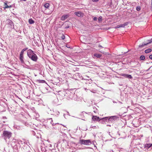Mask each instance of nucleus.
<instances>
[{"instance_id": "nucleus-19", "label": "nucleus", "mask_w": 152, "mask_h": 152, "mask_svg": "<svg viewBox=\"0 0 152 152\" xmlns=\"http://www.w3.org/2000/svg\"><path fill=\"white\" fill-rule=\"evenodd\" d=\"M94 56L97 58H100L102 56V55L100 54L95 53L94 54Z\"/></svg>"}, {"instance_id": "nucleus-6", "label": "nucleus", "mask_w": 152, "mask_h": 152, "mask_svg": "<svg viewBox=\"0 0 152 152\" xmlns=\"http://www.w3.org/2000/svg\"><path fill=\"white\" fill-rule=\"evenodd\" d=\"M119 117L117 115L109 116V123H112L119 119Z\"/></svg>"}, {"instance_id": "nucleus-42", "label": "nucleus", "mask_w": 152, "mask_h": 152, "mask_svg": "<svg viewBox=\"0 0 152 152\" xmlns=\"http://www.w3.org/2000/svg\"><path fill=\"white\" fill-rule=\"evenodd\" d=\"M36 136L37 137V138H39L40 137V134H39V135L38 136L36 135Z\"/></svg>"}, {"instance_id": "nucleus-4", "label": "nucleus", "mask_w": 152, "mask_h": 152, "mask_svg": "<svg viewBox=\"0 0 152 152\" xmlns=\"http://www.w3.org/2000/svg\"><path fill=\"white\" fill-rule=\"evenodd\" d=\"M79 142L81 145H89L92 144L90 140H84L83 139L80 140Z\"/></svg>"}, {"instance_id": "nucleus-17", "label": "nucleus", "mask_w": 152, "mask_h": 152, "mask_svg": "<svg viewBox=\"0 0 152 152\" xmlns=\"http://www.w3.org/2000/svg\"><path fill=\"white\" fill-rule=\"evenodd\" d=\"M23 59V56L20 55L19 59L21 61V63L22 64H24Z\"/></svg>"}, {"instance_id": "nucleus-43", "label": "nucleus", "mask_w": 152, "mask_h": 152, "mask_svg": "<svg viewBox=\"0 0 152 152\" xmlns=\"http://www.w3.org/2000/svg\"><path fill=\"white\" fill-rule=\"evenodd\" d=\"M152 66H151V67H150L147 70H145V71L146 72H148V70H149V69H150L151 68V67Z\"/></svg>"}, {"instance_id": "nucleus-28", "label": "nucleus", "mask_w": 152, "mask_h": 152, "mask_svg": "<svg viewBox=\"0 0 152 152\" xmlns=\"http://www.w3.org/2000/svg\"><path fill=\"white\" fill-rule=\"evenodd\" d=\"M56 127H53V128L54 129H58L59 128V125H56Z\"/></svg>"}, {"instance_id": "nucleus-11", "label": "nucleus", "mask_w": 152, "mask_h": 152, "mask_svg": "<svg viewBox=\"0 0 152 152\" xmlns=\"http://www.w3.org/2000/svg\"><path fill=\"white\" fill-rule=\"evenodd\" d=\"M92 119L93 121H101V118H100L97 116H93L92 117Z\"/></svg>"}, {"instance_id": "nucleus-47", "label": "nucleus", "mask_w": 152, "mask_h": 152, "mask_svg": "<svg viewBox=\"0 0 152 152\" xmlns=\"http://www.w3.org/2000/svg\"><path fill=\"white\" fill-rule=\"evenodd\" d=\"M20 0L21 1H26V0Z\"/></svg>"}, {"instance_id": "nucleus-50", "label": "nucleus", "mask_w": 152, "mask_h": 152, "mask_svg": "<svg viewBox=\"0 0 152 152\" xmlns=\"http://www.w3.org/2000/svg\"><path fill=\"white\" fill-rule=\"evenodd\" d=\"M83 113L84 114V113H86L85 112H83Z\"/></svg>"}, {"instance_id": "nucleus-3", "label": "nucleus", "mask_w": 152, "mask_h": 152, "mask_svg": "<svg viewBox=\"0 0 152 152\" xmlns=\"http://www.w3.org/2000/svg\"><path fill=\"white\" fill-rule=\"evenodd\" d=\"M67 99L76 100V95L74 93H72L70 91H68L66 93Z\"/></svg>"}, {"instance_id": "nucleus-57", "label": "nucleus", "mask_w": 152, "mask_h": 152, "mask_svg": "<svg viewBox=\"0 0 152 152\" xmlns=\"http://www.w3.org/2000/svg\"><path fill=\"white\" fill-rule=\"evenodd\" d=\"M132 67H135V66H132Z\"/></svg>"}, {"instance_id": "nucleus-48", "label": "nucleus", "mask_w": 152, "mask_h": 152, "mask_svg": "<svg viewBox=\"0 0 152 152\" xmlns=\"http://www.w3.org/2000/svg\"><path fill=\"white\" fill-rule=\"evenodd\" d=\"M151 8H152V0H151Z\"/></svg>"}, {"instance_id": "nucleus-12", "label": "nucleus", "mask_w": 152, "mask_h": 152, "mask_svg": "<svg viewBox=\"0 0 152 152\" xmlns=\"http://www.w3.org/2000/svg\"><path fill=\"white\" fill-rule=\"evenodd\" d=\"M152 146L151 143H146L144 145V148L148 150Z\"/></svg>"}, {"instance_id": "nucleus-58", "label": "nucleus", "mask_w": 152, "mask_h": 152, "mask_svg": "<svg viewBox=\"0 0 152 152\" xmlns=\"http://www.w3.org/2000/svg\"><path fill=\"white\" fill-rule=\"evenodd\" d=\"M58 114H59V112H58Z\"/></svg>"}, {"instance_id": "nucleus-2", "label": "nucleus", "mask_w": 152, "mask_h": 152, "mask_svg": "<svg viewBox=\"0 0 152 152\" xmlns=\"http://www.w3.org/2000/svg\"><path fill=\"white\" fill-rule=\"evenodd\" d=\"M12 133L7 131H4L2 135V137L6 141H9L10 139L12 137Z\"/></svg>"}, {"instance_id": "nucleus-1", "label": "nucleus", "mask_w": 152, "mask_h": 152, "mask_svg": "<svg viewBox=\"0 0 152 152\" xmlns=\"http://www.w3.org/2000/svg\"><path fill=\"white\" fill-rule=\"evenodd\" d=\"M28 56L32 60L34 61H37L38 57L36 54L31 49H29L27 51Z\"/></svg>"}, {"instance_id": "nucleus-55", "label": "nucleus", "mask_w": 152, "mask_h": 152, "mask_svg": "<svg viewBox=\"0 0 152 152\" xmlns=\"http://www.w3.org/2000/svg\"><path fill=\"white\" fill-rule=\"evenodd\" d=\"M89 148V147H87V148Z\"/></svg>"}, {"instance_id": "nucleus-14", "label": "nucleus", "mask_w": 152, "mask_h": 152, "mask_svg": "<svg viewBox=\"0 0 152 152\" xmlns=\"http://www.w3.org/2000/svg\"><path fill=\"white\" fill-rule=\"evenodd\" d=\"M69 15H64L61 17V19L62 20H64L67 19Z\"/></svg>"}, {"instance_id": "nucleus-60", "label": "nucleus", "mask_w": 152, "mask_h": 152, "mask_svg": "<svg viewBox=\"0 0 152 152\" xmlns=\"http://www.w3.org/2000/svg\"><path fill=\"white\" fill-rule=\"evenodd\" d=\"M141 137H142V135H141Z\"/></svg>"}, {"instance_id": "nucleus-23", "label": "nucleus", "mask_w": 152, "mask_h": 152, "mask_svg": "<svg viewBox=\"0 0 152 152\" xmlns=\"http://www.w3.org/2000/svg\"><path fill=\"white\" fill-rule=\"evenodd\" d=\"M50 4L49 3H47L44 4V7L46 8H48L50 6Z\"/></svg>"}, {"instance_id": "nucleus-26", "label": "nucleus", "mask_w": 152, "mask_h": 152, "mask_svg": "<svg viewBox=\"0 0 152 152\" xmlns=\"http://www.w3.org/2000/svg\"><path fill=\"white\" fill-rule=\"evenodd\" d=\"M147 41V42L148 43V44L152 42V38L149 40H148Z\"/></svg>"}, {"instance_id": "nucleus-31", "label": "nucleus", "mask_w": 152, "mask_h": 152, "mask_svg": "<svg viewBox=\"0 0 152 152\" xmlns=\"http://www.w3.org/2000/svg\"><path fill=\"white\" fill-rule=\"evenodd\" d=\"M61 38L62 39L64 40L65 38V35L63 34H62Z\"/></svg>"}, {"instance_id": "nucleus-41", "label": "nucleus", "mask_w": 152, "mask_h": 152, "mask_svg": "<svg viewBox=\"0 0 152 152\" xmlns=\"http://www.w3.org/2000/svg\"><path fill=\"white\" fill-rule=\"evenodd\" d=\"M99 0H92V1L93 2H97L98 1H99Z\"/></svg>"}, {"instance_id": "nucleus-9", "label": "nucleus", "mask_w": 152, "mask_h": 152, "mask_svg": "<svg viewBox=\"0 0 152 152\" xmlns=\"http://www.w3.org/2000/svg\"><path fill=\"white\" fill-rule=\"evenodd\" d=\"M101 121L104 122H106L109 123V116L102 118H101Z\"/></svg>"}, {"instance_id": "nucleus-32", "label": "nucleus", "mask_w": 152, "mask_h": 152, "mask_svg": "<svg viewBox=\"0 0 152 152\" xmlns=\"http://www.w3.org/2000/svg\"><path fill=\"white\" fill-rule=\"evenodd\" d=\"M17 143L18 144L17 142H15L13 141L12 142L11 145H16Z\"/></svg>"}, {"instance_id": "nucleus-21", "label": "nucleus", "mask_w": 152, "mask_h": 152, "mask_svg": "<svg viewBox=\"0 0 152 152\" xmlns=\"http://www.w3.org/2000/svg\"><path fill=\"white\" fill-rule=\"evenodd\" d=\"M28 21L30 24H33L34 23V21L32 18L29 19Z\"/></svg>"}, {"instance_id": "nucleus-5", "label": "nucleus", "mask_w": 152, "mask_h": 152, "mask_svg": "<svg viewBox=\"0 0 152 152\" xmlns=\"http://www.w3.org/2000/svg\"><path fill=\"white\" fill-rule=\"evenodd\" d=\"M6 22L9 27L11 28H14V23L11 20L9 19H7Z\"/></svg>"}, {"instance_id": "nucleus-24", "label": "nucleus", "mask_w": 152, "mask_h": 152, "mask_svg": "<svg viewBox=\"0 0 152 152\" xmlns=\"http://www.w3.org/2000/svg\"><path fill=\"white\" fill-rule=\"evenodd\" d=\"M141 9V7L140 6H137L136 7V10L137 11H140Z\"/></svg>"}, {"instance_id": "nucleus-13", "label": "nucleus", "mask_w": 152, "mask_h": 152, "mask_svg": "<svg viewBox=\"0 0 152 152\" xmlns=\"http://www.w3.org/2000/svg\"><path fill=\"white\" fill-rule=\"evenodd\" d=\"M121 76L129 79H132V77L131 75L127 74H122Z\"/></svg>"}, {"instance_id": "nucleus-16", "label": "nucleus", "mask_w": 152, "mask_h": 152, "mask_svg": "<svg viewBox=\"0 0 152 152\" xmlns=\"http://www.w3.org/2000/svg\"><path fill=\"white\" fill-rule=\"evenodd\" d=\"M1 120L4 123H6L7 121V118L6 116H3L1 118Z\"/></svg>"}, {"instance_id": "nucleus-38", "label": "nucleus", "mask_w": 152, "mask_h": 152, "mask_svg": "<svg viewBox=\"0 0 152 152\" xmlns=\"http://www.w3.org/2000/svg\"><path fill=\"white\" fill-rule=\"evenodd\" d=\"M91 128L94 129V128H96V126H91Z\"/></svg>"}, {"instance_id": "nucleus-7", "label": "nucleus", "mask_w": 152, "mask_h": 152, "mask_svg": "<svg viewBox=\"0 0 152 152\" xmlns=\"http://www.w3.org/2000/svg\"><path fill=\"white\" fill-rule=\"evenodd\" d=\"M48 122L50 123L51 124H52V125L54 126H55V125H60V124L58 123H54L53 122V121L52 120V118H49L47 120ZM61 125H62L63 126H64V125L62 124H60Z\"/></svg>"}, {"instance_id": "nucleus-29", "label": "nucleus", "mask_w": 152, "mask_h": 152, "mask_svg": "<svg viewBox=\"0 0 152 152\" xmlns=\"http://www.w3.org/2000/svg\"><path fill=\"white\" fill-rule=\"evenodd\" d=\"M38 82L39 83H44L45 82V81L43 80H38Z\"/></svg>"}, {"instance_id": "nucleus-52", "label": "nucleus", "mask_w": 152, "mask_h": 152, "mask_svg": "<svg viewBox=\"0 0 152 152\" xmlns=\"http://www.w3.org/2000/svg\"><path fill=\"white\" fill-rule=\"evenodd\" d=\"M99 47H101V48H102V46H101V45H99Z\"/></svg>"}, {"instance_id": "nucleus-34", "label": "nucleus", "mask_w": 152, "mask_h": 152, "mask_svg": "<svg viewBox=\"0 0 152 152\" xmlns=\"http://www.w3.org/2000/svg\"><path fill=\"white\" fill-rule=\"evenodd\" d=\"M24 52V51L22 50L20 52V55L23 56Z\"/></svg>"}, {"instance_id": "nucleus-30", "label": "nucleus", "mask_w": 152, "mask_h": 152, "mask_svg": "<svg viewBox=\"0 0 152 152\" xmlns=\"http://www.w3.org/2000/svg\"><path fill=\"white\" fill-rule=\"evenodd\" d=\"M12 7V5H10V6H7V7H4V9H6V8H10L11 7Z\"/></svg>"}, {"instance_id": "nucleus-35", "label": "nucleus", "mask_w": 152, "mask_h": 152, "mask_svg": "<svg viewBox=\"0 0 152 152\" xmlns=\"http://www.w3.org/2000/svg\"><path fill=\"white\" fill-rule=\"evenodd\" d=\"M31 134L34 135H35L36 133L34 131H31Z\"/></svg>"}, {"instance_id": "nucleus-46", "label": "nucleus", "mask_w": 152, "mask_h": 152, "mask_svg": "<svg viewBox=\"0 0 152 152\" xmlns=\"http://www.w3.org/2000/svg\"><path fill=\"white\" fill-rule=\"evenodd\" d=\"M95 141H93V144L94 145V143H95Z\"/></svg>"}, {"instance_id": "nucleus-51", "label": "nucleus", "mask_w": 152, "mask_h": 152, "mask_svg": "<svg viewBox=\"0 0 152 152\" xmlns=\"http://www.w3.org/2000/svg\"><path fill=\"white\" fill-rule=\"evenodd\" d=\"M107 126H111V125H107Z\"/></svg>"}, {"instance_id": "nucleus-8", "label": "nucleus", "mask_w": 152, "mask_h": 152, "mask_svg": "<svg viewBox=\"0 0 152 152\" xmlns=\"http://www.w3.org/2000/svg\"><path fill=\"white\" fill-rule=\"evenodd\" d=\"M74 14L78 17H83L84 16V14L81 11L75 12Z\"/></svg>"}, {"instance_id": "nucleus-44", "label": "nucleus", "mask_w": 152, "mask_h": 152, "mask_svg": "<svg viewBox=\"0 0 152 152\" xmlns=\"http://www.w3.org/2000/svg\"><path fill=\"white\" fill-rule=\"evenodd\" d=\"M91 91L93 93H95V91L93 90V91Z\"/></svg>"}, {"instance_id": "nucleus-56", "label": "nucleus", "mask_w": 152, "mask_h": 152, "mask_svg": "<svg viewBox=\"0 0 152 152\" xmlns=\"http://www.w3.org/2000/svg\"><path fill=\"white\" fill-rule=\"evenodd\" d=\"M64 141H66V142H67L66 140H64Z\"/></svg>"}, {"instance_id": "nucleus-40", "label": "nucleus", "mask_w": 152, "mask_h": 152, "mask_svg": "<svg viewBox=\"0 0 152 152\" xmlns=\"http://www.w3.org/2000/svg\"><path fill=\"white\" fill-rule=\"evenodd\" d=\"M149 58L150 59H152V55H150L149 56Z\"/></svg>"}, {"instance_id": "nucleus-10", "label": "nucleus", "mask_w": 152, "mask_h": 152, "mask_svg": "<svg viewBox=\"0 0 152 152\" xmlns=\"http://www.w3.org/2000/svg\"><path fill=\"white\" fill-rule=\"evenodd\" d=\"M128 24V22H126L123 24H121L117 25L116 27H115V28H118L121 27H124L125 26H127Z\"/></svg>"}, {"instance_id": "nucleus-22", "label": "nucleus", "mask_w": 152, "mask_h": 152, "mask_svg": "<svg viewBox=\"0 0 152 152\" xmlns=\"http://www.w3.org/2000/svg\"><path fill=\"white\" fill-rule=\"evenodd\" d=\"M151 51H152V50L151 49L148 48V49L145 50V52L146 53H149L151 52Z\"/></svg>"}, {"instance_id": "nucleus-61", "label": "nucleus", "mask_w": 152, "mask_h": 152, "mask_svg": "<svg viewBox=\"0 0 152 152\" xmlns=\"http://www.w3.org/2000/svg\"><path fill=\"white\" fill-rule=\"evenodd\" d=\"M141 137H142V135H141Z\"/></svg>"}, {"instance_id": "nucleus-39", "label": "nucleus", "mask_w": 152, "mask_h": 152, "mask_svg": "<svg viewBox=\"0 0 152 152\" xmlns=\"http://www.w3.org/2000/svg\"><path fill=\"white\" fill-rule=\"evenodd\" d=\"M28 49V48H25L23 49V50L24 51L27 50Z\"/></svg>"}, {"instance_id": "nucleus-20", "label": "nucleus", "mask_w": 152, "mask_h": 152, "mask_svg": "<svg viewBox=\"0 0 152 152\" xmlns=\"http://www.w3.org/2000/svg\"><path fill=\"white\" fill-rule=\"evenodd\" d=\"M69 24L70 23H66L65 24H64L62 25L63 26H64V28L66 29L68 28L69 27Z\"/></svg>"}, {"instance_id": "nucleus-53", "label": "nucleus", "mask_w": 152, "mask_h": 152, "mask_svg": "<svg viewBox=\"0 0 152 152\" xmlns=\"http://www.w3.org/2000/svg\"><path fill=\"white\" fill-rule=\"evenodd\" d=\"M119 103H120V104H122V103L121 102H119Z\"/></svg>"}, {"instance_id": "nucleus-33", "label": "nucleus", "mask_w": 152, "mask_h": 152, "mask_svg": "<svg viewBox=\"0 0 152 152\" xmlns=\"http://www.w3.org/2000/svg\"><path fill=\"white\" fill-rule=\"evenodd\" d=\"M2 125L0 124V132L2 130Z\"/></svg>"}, {"instance_id": "nucleus-37", "label": "nucleus", "mask_w": 152, "mask_h": 152, "mask_svg": "<svg viewBox=\"0 0 152 152\" xmlns=\"http://www.w3.org/2000/svg\"><path fill=\"white\" fill-rule=\"evenodd\" d=\"M97 20V18L96 17H94L93 18V20H94V21H96Z\"/></svg>"}, {"instance_id": "nucleus-15", "label": "nucleus", "mask_w": 152, "mask_h": 152, "mask_svg": "<svg viewBox=\"0 0 152 152\" xmlns=\"http://www.w3.org/2000/svg\"><path fill=\"white\" fill-rule=\"evenodd\" d=\"M65 92L63 91H59L58 92V94L61 96L62 97H63L65 96Z\"/></svg>"}, {"instance_id": "nucleus-59", "label": "nucleus", "mask_w": 152, "mask_h": 152, "mask_svg": "<svg viewBox=\"0 0 152 152\" xmlns=\"http://www.w3.org/2000/svg\"><path fill=\"white\" fill-rule=\"evenodd\" d=\"M94 112H95H95H95V111H94Z\"/></svg>"}, {"instance_id": "nucleus-18", "label": "nucleus", "mask_w": 152, "mask_h": 152, "mask_svg": "<svg viewBox=\"0 0 152 152\" xmlns=\"http://www.w3.org/2000/svg\"><path fill=\"white\" fill-rule=\"evenodd\" d=\"M148 44V43L147 42H143L142 43V44H140L139 46V47L140 48H142V47H143L145 46L146 45Z\"/></svg>"}, {"instance_id": "nucleus-45", "label": "nucleus", "mask_w": 152, "mask_h": 152, "mask_svg": "<svg viewBox=\"0 0 152 152\" xmlns=\"http://www.w3.org/2000/svg\"><path fill=\"white\" fill-rule=\"evenodd\" d=\"M66 47H67V48H70V47H69L68 46V45L67 44H66Z\"/></svg>"}, {"instance_id": "nucleus-54", "label": "nucleus", "mask_w": 152, "mask_h": 152, "mask_svg": "<svg viewBox=\"0 0 152 152\" xmlns=\"http://www.w3.org/2000/svg\"><path fill=\"white\" fill-rule=\"evenodd\" d=\"M151 133H152V129H151Z\"/></svg>"}, {"instance_id": "nucleus-36", "label": "nucleus", "mask_w": 152, "mask_h": 152, "mask_svg": "<svg viewBox=\"0 0 152 152\" xmlns=\"http://www.w3.org/2000/svg\"><path fill=\"white\" fill-rule=\"evenodd\" d=\"M7 1H6L4 3V7H7V6H8L7 4Z\"/></svg>"}, {"instance_id": "nucleus-25", "label": "nucleus", "mask_w": 152, "mask_h": 152, "mask_svg": "<svg viewBox=\"0 0 152 152\" xmlns=\"http://www.w3.org/2000/svg\"><path fill=\"white\" fill-rule=\"evenodd\" d=\"M145 58V57L144 56L142 55L140 56V59L141 60H143Z\"/></svg>"}, {"instance_id": "nucleus-49", "label": "nucleus", "mask_w": 152, "mask_h": 152, "mask_svg": "<svg viewBox=\"0 0 152 152\" xmlns=\"http://www.w3.org/2000/svg\"><path fill=\"white\" fill-rule=\"evenodd\" d=\"M24 152H30L29 151H25Z\"/></svg>"}, {"instance_id": "nucleus-27", "label": "nucleus", "mask_w": 152, "mask_h": 152, "mask_svg": "<svg viewBox=\"0 0 152 152\" xmlns=\"http://www.w3.org/2000/svg\"><path fill=\"white\" fill-rule=\"evenodd\" d=\"M102 20V18L101 16H100L98 18V21L99 22L101 21Z\"/></svg>"}]
</instances>
